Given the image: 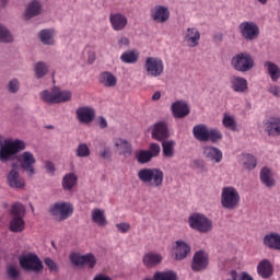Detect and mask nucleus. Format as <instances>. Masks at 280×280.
I'll return each mask as SVG.
<instances>
[{
	"label": "nucleus",
	"mask_w": 280,
	"mask_h": 280,
	"mask_svg": "<svg viewBox=\"0 0 280 280\" xmlns=\"http://www.w3.org/2000/svg\"><path fill=\"white\" fill-rule=\"evenodd\" d=\"M203 156L209 161H214V163H221L223 159L222 151L212 145L203 147Z\"/></svg>",
	"instance_id": "nucleus-28"
},
{
	"label": "nucleus",
	"mask_w": 280,
	"mask_h": 280,
	"mask_svg": "<svg viewBox=\"0 0 280 280\" xmlns=\"http://www.w3.org/2000/svg\"><path fill=\"white\" fill-rule=\"evenodd\" d=\"M264 245L267 246V248H271L272 250H280V234L272 232L265 235Z\"/></svg>",
	"instance_id": "nucleus-31"
},
{
	"label": "nucleus",
	"mask_w": 280,
	"mask_h": 280,
	"mask_svg": "<svg viewBox=\"0 0 280 280\" xmlns=\"http://www.w3.org/2000/svg\"><path fill=\"white\" fill-rule=\"evenodd\" d=\"M44 264L49 268L50 272H58V265L51 258H45Z\"/></svg>",
	"instance_id": "nucleus-48"
},
{
	"label": "nucleus",
	"mask_w": 280,
	"mask_h": 280,
	"mask_svg": "<svg viewBox=\"0 0 280 280\" xmlns=\"http://www.w3.org/2000/svg\"><path fill=\"white\" fill-rule=\"evenodd\" d=\"M260 183L268 187V189H272L277 185V179H275V174H272V170L269 167H262L260 171Z\"/></svg>",
	"instance_id": "nucleus-25"
},
{
	"label": "nucleus",
	"mask_w": 280,
	"mask_h": 280,
	"mask_svg": "<svg viewBox=\"0 0 280 280\" xmlns=\"http://www.w3.org/2000/svg\"><path fill=\"white\" fill-rule=\"evenodd\" d=\"M192 136L197 141L207 143V141H211V143H220L222 141V131L217 128H211L205 124L196 125L192 128Z\"/></svg>",
	"instance_id": "nucleus-4"
},
{
	"label": "nucleus",
	"mask_w": 280,
	"mask_h": 280,
	"mask_svg": "<svg viewBox=\"0 0 280 280\" xmlns=\"http://www.w3.org/2000/svg\"><path fill=\"white\" fill-rule=\"evenodd\" d=\"M39 38L44 45H54V32L51 30L40 31Z\"/></svg>",
	"instance_id": "nucleus-40"
},
{
	"label": "nucleus",
	"mask_w": 280,
	"mask_h": 280,
	"mask_svg": "<svg viewBox=\"0 0 280 280\" xmlns=\"http://www.w3.org/2000/svg\"><path fill=\"white\" fill-rule=\"evenodd\" d=\"M266 132L269 137H279L280 135V118H271L266 122Z\"/></svg>",
	"instance_id": "nucleus-33"
},
{
	"label": "nucleus",
	"mask_w": 280,
	"mask_h": 280,
	"mask_svg": "<svg viewBox=\"0 0 280 280\" xmlns=\"http://www.w3.org/2000/svg\"><path fill=\"white\" fill-rule=\"evenodd\" d=\"M93 280H113V279L106 275L101 273V275L95 276V278Z\"/></svg>",
	"instance_id": "nucleus-59"
},
{
	"label": "nucleus",
	"mask_w": 280,
	"mask_h": 280,
	"mask_svg": "<svg viewBox=\"0 0 280 280\" xmlns=\"http://www.w3.org/2000/svg\"><path fill=\"white\" fill-rule=\"evenodd\" d=\"M150 14L155 23H165L170 20V9H167V7L155 5L151 9Z\"/></svg>",
	"instance_id": "nucleus-21"
},
{
	"label": "nucleus",
	"mask_w": 280,
	"mask_h": 280,
	"mask_svg": "<svg viewBox=\"0 0 280 280\" xmlns=\"http://www.w3.org/2000/svg\"><path fill=\"white\" fill-rule=\"evenodd\" d=\"M230 84L234 93H246L248 91V81L242 77H232Z\"/></svg>",
	"instance_id": "nucleus-26"
},
{
	"label": "nucleus",
	"mask_w": 280,
	"mask_h": 280,
	"mask_svg": "<svg viewBox=\"0 0 280 280\" xmlns=\"http://www.w3.org/2000/svg\"><path fill=\"white\" fill-rule=\"evenodd\" d=\"M120 60L125 65H135L139 60V55L135 50H128L121 54Z\"/></svg>",
	"instance_id": "nucleus-36"
},
{
	"label": "nucleus",
	"mask_w": 280,
	"mask_h": 280,
	"mask_svg": "<svg viewBox=\"0 0 280 280\" xmlns=\"http://www.w3.org/2000/svg\"><path fill=\"white\" fill-rule=\"evenodd\" d=\"M77 156H80L81 159H86V156H91V149H89V145H86V143L79 144L77 149Z\"/></svg>",
	"instance_id": "nucleus-43"
},
{
	"label": "nucleus",
	"mask_w": 280,
	"mask_h": 280,
	"mask_svg": "<svg viewBox=\"0 0 280 280\" xmlns=\"http://www.w3.org/2000/svg\"><path fill=\"white\" fill-rule=\"evenodd\" d=\"M137 176L140 183H143L147 187H153L155 189L163 187V180L165 179L163 171L156 167L140 168Z\"/></svg>",
	"instance_id": "nucleus-2"
},
{
	"label": "nucleus",
	"mask_w": 280,
	"mask_h": 280,
	"mask_svg": "<svg viewBox=\"0 0 280 280\" xmlns=\"http://www.w3.org/2000/svg\"><path fill=\"white\" fill-rule=\"evenodd\" d=\"M171 110L173 113V117L175 119H185L191 109H189V105L185 101H176L172 104Z\"/></svg>",
	"instance_id": "nucleus-20"
},
{
	"label": "nucleus",
	"mask_w": 280,
	"mask_h": 280,
	"mask_svg": "<svg viewBox=\"0 0 280 280\" xmlns=\"http://www.w3.org/2000/svg\"><path fill=\"white\" fill-rule=\"evenodd\" d=\"M7 275L10 277V279H18V277L21 275L19 269L14 266H9L7 268Z\"/></svg>",
	"instance_id": "nucleus-47"
},
{
	"label": "nucleus",
	"mask_w": 280,
	"mask_h": 280,
	"mask_svg": "<svg viewBox=\"0 0 280 280\" xmlns=\"http://www.w3.org/2000/svg\"><path fill=\"white\" fill-rule=\"evenodd\" d=\"M40 14V2L32 1L25 12V19H32L33 16H38Z\"/></svg>",
	"instance_id": "nucleus-35"
},
{
	"label": "nucleus",
	"mask_w": 280,
	"mask_h": 280,
	"mask_svg": "<svg viewBox=\"0 0 280 280\" xmlns=\"http://www.w3.org/2000/svg\"><path fill=\"white\" fill-rule=\"evenodd\" d=\"M209 266V254L205 250H198L194 254L192 262H191V270L194 272H200L202 270H207Z\"/></svg>",
	"instance_id": "nucleus-14"
},
{
	"label": "nucleus",
	"mask_w": 280,
	"mask_h": 280,
	"mask_svg": "<svg viewBox=\"0 0 280 280\" xmlns=\"http://www.w3.org/2000/svg\"><path fill=\"white\" fill-rule=\"evenodd\" d=\"M176 142L174 140H167L162 142L163 156L172 159L174 156V147Z\"/></svg>",
	"instance_id": "nucleus-37"
},
{
	"label": "nucleus",
	"mask_w": 280,
	"mask_h": 280,
	"mask_svg": "<svg viewBox=\"0 0 280 280\" xmlns=\"http://www.w3.org/2000/svg\"><path fill=\"white\" fill-rule=\"evenodd\" d=\"M188 47H198L200 45V31L196 27H188L184 37Z\"/></svg>",
	"instance_id": "nucleus-24"
},
{
	"label": "nucleus",
	"mask_w": 280,
	"mask_h": 280,
	"mask_svg": "<svg viewBox=\"0 0 280 280\" xmlns=\"http://www.w3.org/2000/svg\"><path fill=\"white\" fill-rule=\"evenodd\" d=\"M8 89L10 93H19V89H21V83L18 79H13L9 82Z\"/></svg>",
	"instance_id": "nucleus-46"
},
{
	"label": "nucleus",
	"mask_w": 280,
	"mask_h": 280,
	"mask_svg": "<svg viewBox=\"0 0 280 280\" xmlns=\"http://www.w3.org/2000/svg\"><path fill=\"white\" fill-rule=\"evenodd\" d=\"M109 23L114 32H124L128 27V18L120 12H115L109 15Z\"/></svg>",
	"instance_id": "nucleus-17"
},
{
	"label": "nucleus",
	"mask_w": 280,
	"mask_h": 280,
	"mask_svg": "<svg viewBox=\"0 0 280 280\" xmlns=\"http://www.w3.org/2000/svg\"><path fill=\"white\" fill-rule=\"evenodd\" d=\"M25 213H27V210L23 203L15 202L11 206V220L9 222L11 233H23L25 231Z\"/></svg>",
	"instance_id": "nucleus-3"
},
{
	"label": "nucleus",
	"mask_w": 280,
	"mask_h": 280,
	"mask_svg": "<svg viewBox=\"0 0 280 280\" xmlns=\"http://www.w3.org/2000/svg\"><path fill=\"white\" fill-rule=\"evenodd\" d=\"M130 45V39H128V37H120L118 39V47L120 49H124V47H128Z\"/></svg>",
	"instance_id": "nucleus-53"
},
{
	"label": "nucleus",
	"mask_w": 280,
	"mask_h": 280,
	"mask_svg": "<svg viewBox=\"0 0 280 280\" xmlns=\"http://www.w3.org/2000/svg\"><path fill=\"white\" fill-rule=\"evenodd\" d=\"M20 267L26 272H43V261L35 254H28L19 258Z\"/></svg>",
	"instance_id": "nucleus-10"
},
{
	"label": "nucleus",
	"mask_w": 280,
	"mask_h": 280,
	"mask_svg": "<svg viewBox=\"0 0 280 280\" xmlns=\"http://www.w3.org/2000/svg\"><path fill=\"white\" fill-rule=\"evenodd\" d=\"M77 118L79 119L80 124H93L95 121V108L91 106H81L77 109Z\"/></svg>",
	"instance_id": "nucleus-18"
},
{
	"label": "nucleus",
	"mask_w": 280,
	"mask_h": 280,
	"mask_svg": "<svg viewBox=\"0 0 280 280\" xmlns=\"http://www.w3.org/2000/svg\"><path fill=\"white\" fill-rule=\"evenodd\" d=\"M238 30L245 40H255L259 37V26L255 22H242Z\"/></svg>",
	"instance_id": "nucleus-13"
},
{
	"label": "nucleus",
	"mask_w": 280,
	"mask_h": 280,
	"mask_svg": "<svg viewBox=\"0 0 280 280\" xmlns=\"http://www.w3.org/2000/svg\"><path fill=\"white\" fill-rule=\"evenodd\" d=\"M49 213L59 222H61V220H67L69 213H71V203L63 201L55 202L49 207Z\"/></svg>",
	"instance_id": "nucleus-12"
},
{
	"label": "nucleus",
	"mask_w": 280,
	"mask_h": 280,
	"mask_svg": "<svg viewBox=\"0 0 280 280\" xmlns=\"http://www.w3.org/2000/svg\"><path fill=\"white\" fill-rule=\"evenodd\" d=\"M142 261L147 268H154V266H159V264L163 261V256L154 252L147 253L144 254Z\"/></svg>",
	"instance_id": "nucleus-30"
},
{
	"label": "nucleus",
	"mask_w": 280,
	"mask_h": 280,
	"mask_svg": "<svg viewBox=\"0 0 280 280\" xmlns=\"http://www.w3.org/2000/svg\"><path fill=\"white\" fill-rule=\"evenodd\" d=\"M2 5H5V3H8V0H0Z\"/></svg>",
	"instance_id": "nucleus-63"
},
{
	"label": "nucleus",
	"mask_w": 280,
	"mask_h": 280,
	"mask_svg": "<svg viewBox=\"0 0 280 280\" xmlns=\"http://www.w3.org/2000/svg\"><path fill=\"white\" fill-rule=\"evenodd\" d=\"M62 187H63V189H68V191H71V173H68L63 177Z\"/></svg>",
	"instance_id": "nucleus-50"
},
{
	"label": "nucleus",
	"mask_w": 280,
	"mask_h": 280,
	"mask_svg": "<svg viewBox=\"0 0 280 280\" xmlns=\"http://www.w3.org/2000/svg\"><path fill=\"white\" fill-rule=\"evenodd\" d=\"M191 253V246L184 241L175 242V259L176 261H183Z\"/></svg>",
	"instance_id": "nucleus-23"
},
{
	"label": "nucleus",
	"mask_w": 280,
	"mask_h": 280,
	"mask_svg": "<svg viewBox=\"0 0 280 280\" xmlns=\"http://www.w3.org/2000/svg\"><path fill=\"white\" fill-rule=\"evenodd\" d=\"M152 100H153V102H156V101L161 100V92L156 91V92L152 95Z\"/></svg>",
	"instance_id": "nucleus-61"
},
{
	"label": "nucleus",
	"mask_w": 280,
	"mask_h": 280,
	"mask_svg": "<svg viewBox=\"0 0 280 280\" xmlns=\"http://www.w3.org/2000/svg\"><path fill=\"white\" fill-rule=\"evenodd\" d=\"M77 183H78V176H75V174H71V187L73 188V187H75V185H77Z\"/></svg>",
	"instance_id": "nucleus-60"
},
{
	"label": "nucleus",
	"mask_w": 280,
	"mask_h": 280,
	"mask_svg": "<svg viewBox=\"0 0 280 280\" xmlns=\"http://www.w3.org/2000/svg\"><path fill=\"white\" fill-rule=\"evenodd\" d=\"M240 192L233 186H226L221 191V205L223 209L229 211H235L240 207L241 202Z\"/></svg>",
	"instance_id": "nucleus-5"
},
{
	"label": "nucleus",
	"mask_w": 280,
	"mask_h": 280,
	"mask_svg": "<svg viewBox=\"0 0 280 280\" xmlns=\"http://www.w3.org/2000/svg\"><path fill=\"white\" fill-rule=\"evenodd\" d=\"M194 163L196 167H198V170H205V162H202L201 160H195Z\"/></svg>",
	"instance_id": "nucleus-58"
},
{
	"label": "nucleus",
	"mask_w": 280,
	"mask_h": 280,
	"mask_svg": "<svg viewBox=\"0 0 280 280\" xmlns=\"http://www.w3.org/2000/svg\"><path fill=\"white\" fill-rule=\"evenodd\" d=\"M114 145L122 156H130L132 154V144L124 138H115Z\"/></svg>",
	"instance_id": "nucleus-22"
},
{
	"label": "nucleus",
	"mask_w": 280,
	"mask_h": 280,
	"mask_svg": "<svg viewBox=\"0 0 280 280\" xmlns=\"http://www.w3.org/2000/svg\"><path fill=\"white\" fill-rule=\"evenodd\" d=\"M48 71H49V68L47 67V63L43 61H38L34 66V72L37 79L45 78Z\"/></svg>",
	"instance_id": "nucleus-39"
},
{
	"label": "nucleus",
	"mask_w": 280,
	"mask_h": 280,
	"mask_svg": "<svg viewBox=\"0 0 280 280\" xmlns=\"http://www.w3.org/2000/svg\"><path fill=\"white\" fill-rule=\"evenodd\" d=\"M231 66L235 71L246 73L255 67V59L250 52H238L232 58Z\"/></svg>",
	"instance_id": "nucleus-7"
},
{
	"label": "nucleus",
	"mask_w": 280,
	"mask_h": 280,
	"mask_svg": "<svg viewBox=\"0 0 280 280\" xmlns=\"http://www.w3.org/2000/svg\"><path fill=\"white\" fill-rule=\"evenodd\" d=\"M264 67L267 71V75H269L271 82H278L280 80V67L272 62V61H266L264 63Z\"/></svg>",
	"instance_id": "nucleus-32"
},
{
	"label": "nucleus",
	"mask_w": 280,
	"mask_h": 280,
	"mask_svg": "<svg viewBox=\"0 0 280 280\" xmlns=\"http://www.w3.org/2000/svg\"><path fill=\"white\" fill-rule=\"evenodd\" d=\"M71 264L74 266H89V268H95L97 258L93 254H85L83 256L75 253L71 254Z\"/></svg>",
	"instance_id": "nucleus-16"
},
{
	"label": "nucleus",
	"mask_w": 280,
	"mask_h": 280,
	"mask_svg": "<svg viewBox=\"0 0 280 280\" xmlns=\"http://www.w3.org/2000/svg\"><path fill=\"white\" fill-rule=\"evenodd\" d=\"M18 163L20 167L27 173V176H34L36 174V170L34 165H36V158L34 153L30 151H25L18 156Z\"/></svg>",
	"instance_id": "nucleus-11"
},
{
	"label": "nucleus",
	"mask_w": 280,
	"mask_h": 280,
	"mask_svg": "<svg viewBox=\"0 0 280 280\" xmlns=\"http://www.w3.org/2000/svg\"><path fill=\"white\" fill-rule=\"evenodd\" d=\"M98 82L102 86H105V89H113L117 86V77L112 72L103 71L98 75Z\"/></svg>",
	"instance_id": "nucleus-29"
},
{
	"label": "nucleus",
	"mask_w": 280,
	"mask_h": 280,
	"mask_svg": "<svg viewBox=\"0 0 280 280\" xmlns=\"http://www.w3.org/2000/svg\"><path fill=\"white\" fill-rule=\"evenodd\" d=\"M26 144L23 140L5 139L0 135V161L1 163H8L14 161V155L25 150Z\"/></svg>",
	"instance_id": "nucleus-1"
},
{
	"label": "nucleus",
	"mask_w": 280,
	"mask_h": 280,
	"mask_svg": "<svg viewBox=\"0 0 280 280\" xmlns=\"http://www.w3.org/2000/svg\"><path fill=\"white\" fill-rule=\"evenodd\" d=\"M222 124L224 128H228L229 130L235 131L237 130V122L235 121V118L229 115H224L222 119Z\"/></svg>",
	"instance_id": "nucleus-41"
},
{
	"label": "nucleus",
	"mask_w": 280,
	"mask_h": 280,
	"mask_svg": "<svg viewBox=\"0 0 280 280\" xmlns=\"http://www.w3.org/2000/svg\"><path fill=\"white\" fill-rule=\"evenodd\" d=\"M102 159H110L112 154H110V148L105 147L101 152H100Z\"/></svg>",
	"instance_id": "nucleus-54"
},
{
	"label": "nucleus",
	"mask_w": 280,
	"mask_h": 280,
	"mask_svg": "<svg viewBox=\"0 0 280 280\" xmlns=\"http://www.w3.org/2000/svg\"><path fill=\"white\" fill-rule=\"evenodd\" d=\"M268 93L273 95V97H280V86L277 84H270L268 88Z\"/></svg>",
	"instance_id": "nucleus-49"
},
{
	"label": "nucleus",
	"mask_w": 280,
	"mask_h": 280,
	"mask_svg": "<svg viewBox=\"0 0 280 280\" xmlns=\"http://www.w3.org/2000/svg\"><path fill=\"white\" fill-rule=\"evenodd\" d=\"M100 128L104 129L108 127V121H106V118H104L103 116L100 117V121H98Z\"/></svg>",
	"instance_id": "nucleus-56"
},
{
	"label": "nucleus",
	"mask_w": 280,
	"mask_h": 280,
	"mask_svg": "<svg viewBox=\"0 0 280 280\" xmlns=\"http://www.w3.org/2000/svg\"><path fill=\"white\" fill-rule=\"evenodd\" d=\"M11 167L12 170L9 172L7 176L9 187H12L13 189H24L25 179L21 177L19 168L16 167V163H13Z\"/></svg>",
	"instance_id": "nucleus-15"
},
{
	"label": "nucleus",
	"mask_w": 280,
	"mask_h": 280,
	"mask_svg": "<svg viewBox=\"0 0 280 280\" xmlns=\"http://www.w3.org/2000/svg\"><path fill=\"white\" fill-rule=\"evenodd\" d=\"M258 3H261V5H266V3H268V0H257Z\"/></svg>",
	"instance_id": "nucleus-62"
},
{
	"label": "nucleus",
	"mask_w": 280,
	"mask_h": 280,
	"mask_svg": "<svg viewBox=\"0 0 280 280\" xmlns=\"http://www.w3.org/2000/svg\"><path fill=\"white\" fill-rule=\"evenodd\" d=\"M39 97L46 104H62L71 100V92L62 91L60 88L55 86L50 91L44 90L40 92Z\"/></svg>",
	"instance_id": "nucleus-6"
},
{
	"label": "nucleus",
	"mask_w": 280,
	"mask_h": 280,
	"mask_svg": "<svg viewBox=\"0 0 280 280\" xmlns=\"http://www.w3.org/2000/svg\"><path fill=\"white\" fill-rule=\"evenodd\" d=\"M116 229L120 232V233H127L130 231V223H117L116 224Z\"/></svg>",
	"instance_id": "nucleus-51"
},
{
	"label": "nucleus",
	"mask_w": 280,
	"mask_h": 280,
	"mask_svg": "<svg viewBox=\"0 0 280 280\" xmlns=\"http://www.w3.org/2000/svg\"><path fill=\"white\" fill-rule=\"evenodd\" d=\"M151 137L152 139H155V141H165V139L170 137V132L167 130V122H155L151 128Z\"/></svg>",
	"instance_id": "nucleus-19"
},
{
	"label": "nucleus",
	"mask_w": 280,
	"mask_h": 280,
	"mask_svg": "<svg viewBox=\"0 0 280 280\" xmlns=\"http://www.w3.org/2000/svg\"><path fill=\"white\" fill-rule=\"evenodd\" d=\"M49 129L54 128V126H48Z\"/></svg>",
	"instance_id": "nucleus-64"
},
{
	"label": "nucleus",
	"mask_w": 280,
	"mask_h": 280,
	"mask_svg": "<svg viewBox=\"0 0 280 280\" xmlns=\"http://www.w3.org/2000/svg\"><path fill=\"white\" fill-rule=\"evenodd\" d=\"M45 168H46V172H48V174H54V172H56V166L50 161H47L45 163Z\"/></svg>",
	"instance_id": "nucleus-55"
},
{
	"label": "nucleus",
	"mask_w": 280,
	"mask_h": 280,
	"mask_svg": "<svg viewBox=\"0 0 280 280\" xmlns=\"http://www.w3.org/2000/svg\"><path fill=\"white\" fill-rule=\"evenodd\" d=\"M143 69L148 78H161L165 71V63L160 57H147Z\"/></svg>",
	"instance_id": "nucleus-9"
},
{
	"label": "nucleus",
	"mask_w": 280,
	"mask_h": 280,
	"mask_svg": "<svg viewBox=\"0 0 280 280\" xmlns=\"http://www.w3.org/2000/svg\"><path fill=\"white\" fill-rule=\"evenodd\" d=\"M188 224L198 233H210L213 230V221L202 213L195 212L188 218Z\"/></svg>",
	"instance_id": "nucleus-8"
},
{
	"label": "nucleus",
	"mask_w": 280,
	"mask_h": 280,
	"mask_svg": "<svg viewBox=\"0 0 280 280\" xmlns=\"http://www.w3.org/2000/svg\"><path fill=\"white\" fill-rule=\"evenodd\" d=\"M86 52H88L89 65H93L97 58L95 55V50H93L92 48H86Z\"/></svg>",
	"instance_id": "nucleus-52"
},
{
	"label": "nucleus",
	"mask_w": 280,
	"mask_h": 280,
	"mask_svg": "<svg viewBox=\"0 0 280 280\" xmlns=\"http://www.w3.org/2000/svg\"><path fill=\"white\" fill-rule=\"evenodd\" d=\"M152 154L148 150H140L136 152V161L141 165H145V163H150L152 161Z\"/></svg>",
	"instance_id": "nucleus-38"
},
{
	"label": "nucleus",
	"mask_w": 280,
	"mask_h": 280,
	"mask_svg": "<svg viewBox=\"0 0 280 280\" xmlns=\"http://www.w3.org/2000/svg\"><path fill=\"white\" fill-rule=\"evenodd\" d=\"M0 43H12V34L5 28V26L0 24Z\"/></svg>",
	"instance_id": "nucleus-42"
},
{
	"label": "nucleus",
	"mask_w": 280,
	"mask_h": 280,
	"mask_svg": "<svg viewBox=\"0 0 280 280\" xmlns=\"http://www.w3.org/2000/svg\"><path fill=\"white\" fill-rule=\"evenodd\" d=\"M245 159L244 167H246V170H255V167H257V159L255 155L246 154Z\"/></svg>",
	"instance_id": "nucleus-44"
},
{
	"label": "nucleus",
	"mask_w": 280,
	"mask_h": 280,
	"mask_svg": "<svg viewBox=\"0 0 280 280\" xmlns=\"http://www.w3.org/2000/svg\"><path fill=\"white\" fill-rule=\"evenodd\" d=\"M257 272L262 279H270L275 272L272 262H270L268 259H262L257 266Z\"/></svg>",
	"instance_id": "nucleus-27"
},
{
	"label": "nucleus",
	"mask_w": 280,
	"mask_h": 280,
	"mask_svg": "<svg viewBox=\"0 0 280 280\" xmlns=\"http://www.w3.org/2000/svg\"><path fill=\"white\" fill-rule=\"evenodd\" d=\"M92 221L95 222V224L98 226H106V224H108L106 214H104V210L97 208L92 210Z\"/></svg>",
	"instance_id": "nucleus-34"
},
{
	"label": "nucleus",
	"mask_w": 280,
	"mask_h": 280,
	"mask_svg": "<svg viewBox=\"0 0 280 280\" xmlns=\"http://www.w3.org/2000/svg\"><path fill=\"white\" fill-rule=\"evenodd\" d=\"M153 159H156L161 154V145L159 143L152 142L147 150Z\"/></svg>",
	"instance_id": "nucleus-45"
},
{
	"label": "nucleus",
	"mask_w": 280,
	"mask_h": 280,
	"mask_svg": "<svg viewBox=\"0 0 280 280\" xmlns=\"http://www.w3.org/2000/svg\"><path fill=\"white\" fill-rule=\"evenodd\" d=\"M238 280H255L250 277V275H248L246 271H243L240 276Z\"/></svg>",
	"instance_id": "nucleus-57"
}]
</instances>
